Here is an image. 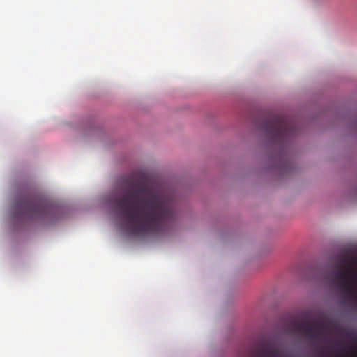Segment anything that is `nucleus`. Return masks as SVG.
<instances>
[{"instance_id":"nucleus-1","label":"nucleus","mask_w":357,"mask_h":357,"mask_svg":"<svg viewBox=\"0 0 357 357\" xmlns=\"http://www.w3.org/2000/svg\"><path fill=\"white\" fill-rule=\"evenodd\" d=\"M112 203L121 218L123 229L131 236L157 234L176 218L171 198L142 184L128 188L121 198H112Z\"/></svg>"},{"instance_id":"nucleus-2","label":"nucleus","mask_w":357,"mask_h":357,"mask_svg":"<svg viewBox=\"0 0 357 357\" xmlns=\"http://www.w3.org/2000/svg\"><path fill=\"white\" fill-rule=\"evenodd\" d=\"M267 135L275 143L285 144L296 134V128L282 115H274L264 124Z\"/></svg>"},{"instance_id":"nucleus-3","label":"nucleus","mask_w":357,"mask_h":357,"mask_svg":"<svg viewBox=\"0 0 357 357\" xmlns=\"http://www.w3.org/2000/svg\"><path fill=\"white\" fill-rule=\"evenodd\" d=\"M357 265V257H342L339 261L335 264L336 273L333 277V282L343 291L347 293L349 297L354 296V291L350 280L356 281V275L351 266Z\"/></svg>"},{"instance_id":"nucleus-4","label":"nucleus","mask_w":357,"mask_h":357,"mask_svg":"<svg viewBox=\"0 0 357 357\" xmlns=\"http://www.w3.org/2000/svg\"><path fill=\"white\" fill-rule=\"evenodd\" d=\"M16 207L18 213L27 218H47L54 211V208L46 202L30 196L17 202Z\"/></svg>"},{"instance_id":"nucleus-5","label":"nucleus","mask_w":357,"mask_h":357,"mask_svg":"<svg viewBox=\"0 0 357 357\" xmlns=\"http://www.w3.org/2000/svg\"><path fill=\"white\" fill-rule=\"evenodd\" d=\"M287 330L289 333L301 335L313 342H317L324 336L323 330L319 327L317 323L314 321L303 324L298 321L291 320Z\"/></svg>"},{"instance_id":"nucleus-6","label":"nucleus","mask_w":357,"mask_h":357,"mask_svg":"<svg viewBox=\"0 0 357 357\" xmlns=\"http://www.w3.org/2000/svg\"><path fill=\"white\" fill-rule=\"evenodd\" d=\"M255 357H291L290 355L284 354L276 348L266 347L261 349V352Z\"/></svg>"},{"instance_id":"nucleus-7","label":"nucleus","mask_w":357,"mask_h":357,"mask_svg":"<svg viewBox=\"0 0 357 357\" xmlns=\"http://www.w3.org/2000/svg\"><path fill=\"white\" fill-rule=\"evenodd\" d=\"M317 357H354V356H350L349 354L347 355L345 352H342L340 351H337L333 355L330 354V355L324 356L322 354L321 351H319V355ZM356 357H357V355H356Z\"/></svg>"}]
</instances>
